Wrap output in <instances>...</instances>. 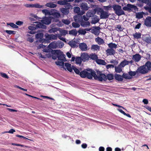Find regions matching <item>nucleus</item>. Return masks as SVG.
I'll list each match as a JSON object with an SVG mask.
<instances>
[{
  "instance_id": "1",
  "label": "nucleus",
  "mask_w": 151,
  "mask_h": 151,
  "mask_svg": "<svg viewBox=\"0 0 151 151\" xmlns=\"http://www.w3.org/2000/svg\"><path fill=\"white\" fill-rule=\"evenodd\" d=\"M86 70L90 72V73L84 70L82 71L79 74L80 76L82 78L86 77L89 79H91L93 77L95 80H96L97 77L95 71L91 69H87Z\"/></svg>"
},
{
  "instance_id": "2",
  "label": "nucleus",
  "mask_w": 151,
  "mask_h": 151,
  "mask_svg": "<svg viewBox=\"0 0 151 151\" xmlns=\"http://www.w3.org/2000/svg\"><path fill=\"white\" fill-rule=\"evenodd\" d=\"M97 74L98 76L97 75V78L96 80L100 81H106L107 79L109 81L113 79L114 77L113 74H108L106 76L105 74L102 73L100 71H97Z\"/></svg>"
},
{
  "instance_id": "3",
  "label": "nucleus",
  "mask_w": 151,
  "mask_h": 151,
  "mask_svg": "<svg viewBox=\"0 0 151 151\" xmlns=\"http://www.w3.org/2000/svg\"><path fill=\"white\" fill-rule=\"evenodd\" d=\"M52 54H56L58 56V59L59 60L65 61V55L63 52L60 50H55L52 51Z\"/></svg>"
},
{
  "instance_id": "4",
  "label": "nucleus",
  "mask_w": 151,
  "mask_h": 151,
  "mask_svg": "<svg viewBox=\"0 0 151 151\" xmlns=\"http://www.w3.org/2000/svg\"><path fill=\"white\" fill-rule=\"evenodd\" d=\"M123 9L125 11H128L129 12L132 11H137L138 9L136 6L130 4H127V6L124 7Z\"/></svg>"
},
{
  "instance_id": "5",
  "label": "nucleus",
  "mask_w": 151,
  "mask_h": 151,
  "mask_svg": "<svg viewBox=\"0 0 151 151\" xmlns=\"http://www.w3.org/2000/svg\"><path fill=\"white\" fill-rule=\"evenodd\" d=\"M112 8L117 15L119 16L124 14V12L122 9L121 6L117 5H114L113 6Z\"/></svg>"
},
{
  "instance_id": "6",
  "label": "nucleus",
  "mask_w": 151,
  "mask_h": 151,
  "mask_svg": "<svg viewBox=\"0 0 151 151\" xmlns=\"http://www.w3.org/2000/svg\"><path fill=\"white\" fill-rule=\"evenodd\" d=\"M43 36L44 34L42 33H38L36 34L35 36L37 40V41L38 40L40 42L42 43L47 42V40L43 38Z\"/></svg>"
},
{
  "instance_id": "7",
  "label": "nucleus",
  "mask_w": 151,
  "mask_h": 151,
  "mask_svg": "<svg viewBox=\"0 0 151 151\" xmlns=\"http://www.w3.org/2000/svg\"><path fill=\"white\" fill-rule=\"evenodd\" d=\"M136 72L142 74H145L148 73V72L144 65H143L142 66H140L137 68L136 70Z\"/></svg>"
},
{
  "instance_id": "8",
  "label": "nucleus",
  "mask_w": 151,
  "mask_h": 151,
  "mask_svg": "<svg viewBox=\"0 0 151 151\" xmlns=\"http://www.w3.org/2000/svg\"><path fill=\"white\" fill-rule=\"evenodd\" d=\"M45 36L46 39L47 40V41L48 40H56L58 37L56 35L53 34L49 35L48 33L46 34L45 35ZM47 42L48 43L49 42L48 41Z\"/></svg>"
},
{
  "instance_id": "9",
  "label": "nucleus",
  "mask_w": 151,
  "mask_h": 151,
  "mask_svg": "<svg viewBox=\"0 0 151 151\" xmlns=\"http://www.w3.org/2000/svg\"><path fill=\"white\" fill-rule=\"evenodd\" d=\"M83 14V13L81 14H78L75 16L74 19L76 22L80 23L82 21L83 18L82 15Z\"/></svg>"
},
{
  "instance_id": "10",
  "label": "nucleus",
  "mask_w": 151,
  "mask_h": 151,
  "mask_svg": "<svg viewBox=\"0 0 151 151\" xmlns=\"http://www.w3.org/2000/svg\"><path fill=\"white\" fill-rule=\"evenodd\" d=\"M101 15L100 17L101 19H105L108 17L110 14H109L108 12H105L102 10L100 12Z\"/></svg>"
},
{
  "instance_id": "11",
  "label": "nucleus",
  "mask_w": 151,
  "mask_h": 151,
  "mask_svg": "<svg viewBox=\"0 0 151 151\" xmlns=\"http://www.w3.org/2000/svg\"><path fill=\"white\" fill-rule=\"evenodd\" d=\"M144 24L147 27H151V17H147L144 20Z\"/></svg>"
},
{
  "instance_id": "12",
  "label": "nucleus",
  "mask_w": 151,
  "mask_h": 151,
  "mask_svg": "<svg viewBox=\"0 0 151 151\" xmlns=\"http://www.w3.org/2000/svg\"><path fill=\"white\" fill-rule=\"evenodd\" d=\"M141 58V56L139 54H136L132 56V59L135 62H138Z\"/></svg>"
},
{
  "instance_id": "13",
  "label": "nucleus",
  "mask_w": 151,
  "mask_h": 151,
  "mask_svg": "<svg viewBox=\"0 0 151 151\" xmlns=\"http://www.w3.org/2000/svg\"><path fill=\"white\" fill-rule=\"evenodd\" d=\"M51 22V17H45V18L41 20V22L43 24H49Z\"/></svg>"
},
{
  "instance_id": "14",
  "label": "nucleus",
  "mask_w": 151,
  "mask_h": 151,
  "mask_svg": "<svg viewBox=\"0 0 151 151\" xmlns=\"http://www.w3.org/2000/svg\"><path fill=\"white\" fill-rule=\"evenodd\" d=\"M106 51L108 55H114L116 53L115 50L113 49H108Z\"/></svg>"
},
{
  "instance_id": "15",
  "label": "nucleus",
  "mask_w": 151,
  "mask_h": 151,
  "mask_svg": "<svg viewBox=\"0 0 151 151\" xmlns=\"http://www.w3.org/2000/svg\"><path fill=\"white\" fill-rule=\"evenodd\" d=\"M81 57L82 58V60L84 62L89 60V55L86 53H82Z\"/></svg>"
},
{
  "instance_id": "16",
  "label": "nucleus",
  "mask_w": 151,
  "mask_h": 151,
  "mask_svg": "<svg viewBox=\"0 0 151 151\" xmlns=\"http://www.w3.org/2000/svg\"><path fill=\"white\" fill-rule=\"evenodd\" d=\"M95 41L98 45H103L105 43L103 39L99 37L95 39Z\"/></svg>"
},
{
  "instance_id": "17",
  "label": "nucleus",
  "mask_w": 151,
  "mask_h": 151,
  "mask_svg": "<svg viewBox=\"0 0 151 151\" xmlns=\"http://www.w3.org/2000/svg\"><path fill=\"white\" fill-rule=\"evenodd\" d=\"M81 9L83 11H87L89 7L88 6L87 3H82L80 6Z\"/></svg>"
},
{
  "instance_id": "18",
  "label": "nucleus",
  "mask_w": 151,
  "mask_h": 151,
  "mask_svg": "<svg viewBox=\"0 0 151 151\" xmlns=\"http://www.w3.org/2000/svg\"><path fill=\"white\" fill-rule=\"evenodd\" d=\"M34 23H37V24L36 25L34 24V25H35V26L36 28L37 29L38 28H45V27H46V26L44 25L43 24V23H42L39 22H35Z\"/></svg>"
},
{
  "instance_id": "19",
  "label": "nucleus",
  "mask_w": 151,
  "mask_h": 151,
  "mask_svg": "<svg viewBox=\"0 0 151 151\" xmlns=\"http://www.w3.org/2000/svg\"><path fill=\"white\" fill-rule=\"evenodd\" d=\"M79 47L82 51H86L87 50V46L85 43H82L79 45Z\"/></svg>"
},
{
  "instance_id": "20",
  "label": "nucleus",
  "mask_w": 151,
  "mask_h": 151,
  "mask_svg": "<svg viewBox=\"0 0 151 151\" xmlns=\"http://www.w3.org/2000/svg\"><path fill=\"white\" fill-rule=\"evenodd\" d=\"M98 57L97 55L95 53H91L89 55V58L91 60H96L98 59Z\"/></svg>"
},
{
  "instance_id": "21",
  "label": "nucleus",
  "mask_w": 151,
  "mask_h": 151,
  "mask_svg": "<svg viewBox=\"0 0 151 151\" xmlns=\"http://www.w3.org/2000/svg\"><path fill=\"white\" fill-rule=\"evenodd\" d=\"M80 24L82 27H86L90 26V23L88 21L85 22L83 20L80 23Z\"/></svg>"
},
{
  "instance_id": "22",
  "label": "nucleus",
  "mask_w": 151,
  "mask_h": 151,
  "mask_svg": "<svg viewBox=\"0 0 151 151\" xmlns=\"http://www.w3.org/2000/svg\"><path fill=\"white\" fill-rule=\"evenodd\" d=\"M146 69L148 70V72L151 70V62L150 61H147L144 65Z\"/></svg>"
},
{
  "instance_id": "23",
  "label": "nucleus",
  "mask_w": 151,
  "mask_h": 151,
  "mask_svg": "<svg viewBox=\"0 0 151 151\" xmlns=\"http://www.w3.org/2000/svg\"><path fill=\"white\" fill-rule=\"evenodd\" d=\"M114 78L116 80L119 81H122L123 80V77L121 75L115 74L114 76Z\"/></svg>"
},
{
  "instance_id": "24",
  "label": "nucleus",
  "mask_w": 151,
  "mask_h": 151,
  "mask_svg": "<svg viewBox=\"0 0 151 151\" xmlns=\"http://www.w3.org/2000/svg\"><path fill=\"white\" fill-rule=\"evenodd\" d=\"M65 65L67 70L70 72L73 71L72 66L71 67V64L68 63H65Z\"/></svg>"
},
{
  "instance_id": "25",
  "label": "nucleus",
  "mask_w": 151,
  "mask_h": 151,
  "mask_svg": "<svg viewBox=\"0 0 151 151\" xmlns=\"http://www.w3.org/2000/svg\"><path fill=\"white\" fill-rule=\"evenodd\" d=\"M132 36L133 37V39H138L141 38V34L139 32H136L135 33L133 34Z\"/></svg>"
},
{
  "instance_id": "26",
  "label": "nucleus",
  "mask_w": 151,
  "mask_h": 151,
  "mask_svg": "<svg viewBox=\"0 0 151 151\" xmlns=\"http://www.w3.org/2000/svg\"><path fill=\"white\" fill-rule=\"evenodd\" d=\"M129 64V61L126 60H124L122 62H121L119 64V66L122 68H123L125 65Z\"/></svg>"
},
{
  "instance_id": "27",
  "label": "nucleus",
  "mask_w": 151,
  "mask_h": 151,
  "mask_svg": "<svg viewBox=\"0 0 151 151\" xmlns=\"http://www.w3.org/2000/svg\"><path fill=\"white\" fill-rule=\"evenodd\" d=\"M108 46L109 48L113 49L115 50L117 47V45L112 42H111L108 44Z\"/></svg>"
},
{
  "instance_id": "28",
  "label": "nucleus",
  "mask_w": 151,
  "mask_h": 151,
  "mask_svg": "<svg viewBox=\"0 0 151 151\" xmlns=\"http://www.w3.org/2000/svg\"><path fill=\"white\" fill-rule=\"evenodd\" d=\"M96 62L97 64L99 65H105L106 64V63L104 60L101 59H99L98 58V59L96 60Z\"/></svg>"
},
{
  "instance_id": "29",
  "label": "nucleus",
  "mask_w": 151,
  "mask_h": 151,
  "mask_svg": "<svg viewBox=\"0 0 151 151\" xmlns=\"http://www.w3.org/2000/svg\"><path fill=\"white\" fill-rule=\"evenodd\" d=\"M61 12L65 15H68L69 13V10L68 9L62 8L60 9Z\"/></svg>"
},
{
  "instance_id": "30",
  "label": "nucleus",
  "mask_w": 151,
  "mask_h": 151,
  "mask_svg": "<svg viewBox=\"0 0 151 151\" xmlns=\"http://www.w3.org/2000/svg\"><path fill=\"white\" fill-rule=\"evenodd\" d=\"M45 6L51 8H54L56 7L57 5L53 3L49 2L47 3Z\"/></svg>"
},
{
  "instance_id": "31",
  "label": "nucleus",
  "mask_w": 151,
  "mask_h": 151,
  "mask_svg": "<svg viewBox=\"0 0 151 151\" xmlns=\"http://www.w3.org/2000/svg\"><path fill=\"white\" fill-rule=\"evenodd\" d=\"M144 13L142 12H138L136 14V17L138 19H140L143 17Z\"/></svg>"
},
{
  "instance_id": "32",
  "label": "nucleus",
  "mask_w": 151,
  "mask_h": 151,
  "mask_svg": "<svg viewBox=\"0 0 151 151\" xmlns=\"http://www.w3.org/2000/svg\"><path fill=\"white\" fill-rule=\"evenodd\" d=\"M100 46L97 45H94L91 46V49L94 50H99Z\"/></svg>"
},
{
  "instance_id": "33",
  "label": "nucleus",
  "mask_w": 151,
  "mask_h": 151,
  "mask_svg": "<svg viewBox=\"0 0 151 151\" xmlns=\"http://www.w3.org/2000/svg\"><path fill=\"white\" fill-rule=\"evenodd\" d=\"M122 67L119 66V65L118 66H115V72L117 73H120L122 71Z\"/></svg>"
},
{
  "instance_id": "34",
  "label": "nucleus",
  "mask_w": 151,
  "mask_h": 151,
  "mask_svg": "<svg viewBox=\"0 0 151 151\" xmlns=\"http://www.w3.org/2000/svg\"><path fill=\"white\" fill-rule=\"evenodd\" d=\"M116 29L117 31L119 32L122 31L124 28L123 27H122V26L120 24H118L116 26Z\"/></svg>"
},
{
  "instance_id": "35",
  "label": "nucleus",
  "mask_w": 151,
  "mask_h": 151,
  "mask_svg": "<svg viewBox=\"0 0 151 151\" xmlns=\"http://www.w3.org/2000/svg\"><path fill=\"white\" fill-rule=\"evenodd\" d=\"M82 58L81 57H76L75 60L76 63L77 64L80 65L81 63Z\"/></svg>"
},
{
  "instance_id": "36",
  "label": "nucleus",
  "mask_w": 151,
  "mask_h": 151,
  "mask_svg": "<svg viewBox=\"0 0 151 151\" xmlns=\"http://www.w3.org/2000/svg\"><path fill=\"white\" fill-rule=\"evenodd\" d=\"M68 44L72 47H75L76 45V42L74 41H70Z\"/></svg>"
},
{
  "instance_id": "37",
  "label": "nucleus",
  "mask_w": 151,
  "mask_h": 151,
  "mask_svg": "<svg viewBox=\"0 0 151 151\" xmlns=\"http://www.w3.org/2000/svg\"><path fill=\"white\" fill-rule=\"evenodd\" d=\"M78 33V32L76 30L73 29L69 31V33L70 35L76 36Z\"/></svg>"
},
{
  "instance_id": "38",
  "label": "nucleus",
  "mask_w": 151,
  "mask_h": 151,
  "mask_svg": "<svg viewBox=\"0 0 151 151\" xmlns=\"http://www.w3.org/2000/svg\"><path fill=\"white\" fill-rule=\"evenodd\" d=\"M49 46L52 48H55L57 46L56 43L54 42H52L50 44Z\"/></svg>"
},
{
  "instance_id": "39",
  "label": "nucleus",
  "mask_w": 151,
  "mask_h": 151,
  "mask_svg": "<svg viewBox=\"0 0 151 151\" xmlns=\"http://www.w3.org/2000/svg\"><path fill=\"white\" fill-rule=\"evenodd\" d=\"M72 69L76 74L79 75L80 72L78 68L75 67L74 66L72 65Z\"/></svg>"
},
{
  "instance_id": "40",
  "label": "nucleus",
  "mask_w": 151,
  "mask_h": 151,
  "mask_svg": "<svg viewBox=\"0 0 151 151\" xmlns=\"http://www.w3.org/2000/svg\"><path fill=\"white\" fill-rule=\"evenodd\" d=\"M123 77V78H124L126 79H129L131 78V77L128 76V75L127 74L125 73H123L122 76Z\"/></svg>"
},
{
  "instance_id": "41",
  "label": "nucleus",
  "mask_w": 151,
  "mask_h": 151,
  "mask_svg": "<svg viewBox=\"0 0 151 151\" xmlns=\"http://www.w3.org/2000/svg\"><path fill=\"white\" fill-rule=\"evenodd\" d=\"M57 3L58 4H59L60 5H66V3L65 2V0H59L57 2Z\"/></svg>"
},
{
  "instance_id": "42",
  "label": "nucleus",
  "mask_w": 151,
  "mask_h": 151,
  "mask_svg": "<svg viewBox=\"0 0 151 151\" xmlns=\"http://www.w3.org/2000/svg\"><path fill=\"white\" fill-rule=\"evenodd\" d=\"M8 25H10L12 27L14 28H18V27L13 23H10L7 24Z\"/></svg>"
},
{
  "instance_id": "43",
  "label": "nucleus",
  "mask_w": 151,
  "mask_h": 151,
  "mask_svg": "<svg viewBox=\"0 0 151 151\" xmlns=\"http://www.w3.org/2000/svg\"><path fill=\"white\" fill-rule=\"evenodd\" d=\"M56 64L58 65L64 67V63L63 61H58L55 62Z\"/></svg>"
},
{
  "instance_id": "44",
  "label": "nucleus",
  "mask_w": 151,
  "mask_h": 151,
  "mask_svg": "<svg viewBox=\"0 0 151 151\" xmlns=\"http://www.w3.org/2000/svg\"><path fill=\"white\" fill-rule=\"evenodd\" d=\"M145 41L147 43H151V38L150 37H147L145 39Z\"/></svg>"
},
{
  "instance_id": "45",
  "label": "nucleus",
  "mask_w": 151,
  "mask_h": 151,
  "mask_svg": "<svg viewBox=\"0 0 151 151\" xmlns=\"http://www.w3.org/2000/svg\"><path fill=\"white\" fill-rule=\"evenodd\" d=\"M68 31L65 29H63L60 31L61 35L65 36L68 34Z\"/></svg>"
},
{
  "instance_id": "46",
  "label": "nucleus",
  "mask_w": 151,
  "mask_h": 151,
  "mask_svg": "<svg viewBox=\"0 0 151 151\" xmlns=\"http://www.w3.org/2000/svg\"><path fill=\"white\" fill-rule=\"evenodd\" d=\"M80 9L78 7H75L74 9V12L78 14H79V13L80 12Z\"/></svg>"
},
{
  "instance_id": "47",
  "label": "nucleus",
  "mask_w": 151,
  "mask_h": 151,
  "mask_svg": "<svg viewBox=\"0 0 151 151\" xmlns=\"http://www.w3.org/2000/svg\"><path fill=\"white\" fill-rule=\"evenodd\" d=\"M5 32L10 35L15 34V31H14L6 30Z\"/></svg>"
},
{
  "instance_id": "48",
  "label": "nucleus",
  "mask_w": 151,
  "mask_h": 151,
  "mask_svg": "<svg viewBox=\"0 0 151 151\" xmlns=\"http://www.w3.org/2000/svg\"><path fill=\"white\" fill-rule=\"evenodd\" d=\"M52 15L56 18H58L60 17V13L58 12H55L53 13Z\"/></svg>"
},
{
  "instance_id": "49",
  "label": "nucleus",
  "mask_w": 151,
  "mask_h": 151,
  "mask_svg": "<svg viewBox=\"0 0 151 151\" xmlns=\"http://www.w3.org/2000/svg\"><path fill=\"white\" fill-rule=\"evenodd\" d=\"M62 21L63 23L67 25L69 24L70 22L68 19H63L62 20Z\"/></svg>"
},
{
  "instance_id": "50",
  "label": "nucleus",
  "mask_w": 151,
  "mask_h": 151,
  "mask_svg": "<svg viewBox=\"0 0 151 151\" xmlns=\"http://www.w3.org/2000/svg\"><path fill=\"white\" fill-rule=\"evenodd\" d=\"M72 26L75 28H78L80 26L79 24L75 22H73L72 23Z\"/></svg>"
},
{
  "instance_id": "51",
  "label": "nucleus",
  "mask_w": 151,
  "mask_h": 151,
  "mask_svg": "<svg viewBox=\"0 0 151 151\" xmlns=\"http://www.w3.org/2000/svg\"><path fill=\"white\" fill-rule=\"evenodd\" d=\"M78 32L79 33L83 35H85L86 33V32L85 29H82L81 30H79L78 31Z\"/></svg>"
},
{
  "instance_id": "52",
  "label": "nucleus",
  "mask_w": 151,
  "mask_h": 151,
  "mask_svg": "<svg viewBox=\"0 0 151 151\" xmlns=\"http://www.w3.org/2000/svg\"><path fill=\"white\" fill-rule=\"evenodd\" d=\"M28 29L30 30H35L36 29L35 26L34 25H31L29 26L28 27Z\"/></svg>"
},
{
  "instance_id": "53",
  "label": "nucleus",
  "mask_w": 151,
  "mask_h": 151,
  "mask_svg": "<svg viewBox=\"0 0 151 151\" xmlns=\"http://www.w3.org/2000/svg\"><path fill=\"white\" fill-rule=\"evenodd\" d=\"M136 71H130L129 72V74L131 76H134L136 75Z\"/></svg>"
},
{
  "instance_id": "54",
  "label": "nucleus",
  "mask_w": 151,
  "mask_h": 151,
  "mask_svg": "<svg viewBox=\"0 0 151 151\" xmlns=\"http://www.w3.org/2000/svg\"><path fill=\"white\" fill-rule=\"evenodd\" d=\"M144 8L146 10L148 11L151 14V7L145 6L144 7Z\"/></svg>"
},
{
  "instance_id": "55",
  "label": "nucleus",
  "mask_w": 151,
  "mask_h": 151,
  "mask_svg": "<svg viewBox=\"0 0 151 151\" xmlns=\"http://www.w3.org/2000/svg\"><path fill=\"white\" fill-rule=\"evenodd\" d=\"M1 76L3 77L8 79L9 78L7 75L4 73H1L0 74Z\"/></svg>"
},
{
  "instance_id": "56",
  "label": "nucleus",
  "mask_w": 151,
  "mask_h": 151,
  "mask_svg": "<svg viewBox=\"0 0 151 151\" xmlns=\"http://www.w3.org/2000/svg\"><path fill=\"white\" fill-rule=\"evenodd\" d=\"M42 6L41 5H40L38 4H33V8H41Z\"/></svg>"
},
{
  "instance_id": "57",
  "label": "nucleus",
  "mask_w": 151,
  "mask_h": 151,
  "mask_svg": "<svg viewBox=\"0 0 151 151\" xmlns=\"http://www.w3.org/2000/svg\"><path fill=\"white\" fill-rule=\"evenodd\" d=\"M53 50L51 49H44L43 50V51L46 52H51L52 53V51Z\"/></svg>"
},
{
  "instance_id": "58",
  "label": "nucleus",
  "mask_w": 151,
  "mask_h": 151,
  "mask_svg": "<svg viewBox=\"0 0 151 151\" xmlns=\"http://www.w3.org/2000/svg\"><path fill=\"white\" fill-rule=\"evenodd\" d=\"M115 67L114 65L111 64H108L106 66V68L107 69H108L109 68H113Z\"/></svg>"
},
{
  "instance_id": "59",
  "label": "nucleus",
  "mask_w": 151,
  "mask_h": 151,
  "mask_svg": "<svg viewBox=\"0 0 151 151\" xmlns=\"http://www.w3.org/2000/svg\"><path fill=\"white\" fill-rule=\"evenodd\" d=\"M58 37L60 40H61L65 42H66L65 39V38L62 37L61 36V35H59L58 36Z\"/></svg>"
},
{
  "instance_id": "60",
  "label": "nucleus",
  "mask_w": 151,
  "mask_h": 151,
  "mask_svg": "<svg viewBox=\"0 0 151 151\" xmlns=\"http://www.w3.org/2000/svg\"><path fill=\"white\" fill-rule=\"evenodd\" d=\"M86 16L88 17H92V14L91 12H88L86 14Z\"/></svg>"
},
{
  "instance_id": "61",
  "label": "nucleus",
  "mask_w": 151,
  "mask_h": 151,
  "mask_svg": "<svg viewBox=\"0 0 151 151\" xmlns=\"http://www.w3.org/2000/svg\"><path fill=\"white\" fill-rule=\"evenodd\" d=\"M52 54V59H53L54 60H55L57 59V58H58V56L56 54Z\"/></svg>"
},
{
  "instance_id": "62",
  "label": "nucleus",
  "mask_w": 151,
  "mask_h": 151,
  "mask_svg": "<svg viewBox=\"0 0 151 151\" xmlns=\"http://www.w3.org/2000/svg\"><path fill=\"white\" fill-rule=\"evenodd\" d=\"M45 55L46 58H51V57H52V54L51 53H47V54H46Z\"/></svg>"
},
{
  "instance_id": "63",
  "label": "nucleus",
  "mask_w": 151,
  "mask_h": 151,
  "mask_svg": "<svg viewBox=\"0 0 151 151\" xmlns=\"http://www.w3.org/2000/svg\"><path fill=\"white\" fill-rule=\"evenodd\" d=\"M141 24L140 23H139L138 24L136 25L135 29H139L140 27Z\"/></svg>"
},
{
  "instance_id": "64",
  "label": "nucleus",
  "mask_w": 151,
  "mask_h": 151,
  "mask_svg": "<svg viewBox=\"0 0 151 151\" xmlns=\"http://www.w3.org/2000/svg\"><path fill=\"white\" fill-rule=\"evenodd\" d=\"M25 6L26 7L33 8V4H27L25 5Z\"/></svg>"
}]
</instances>
